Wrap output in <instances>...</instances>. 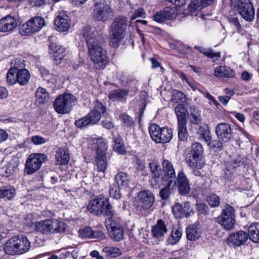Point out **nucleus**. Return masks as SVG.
<instances>
[{"label":"nucleus","instance_id":"1","mask_svg":"<svg viewBox=\"0 0 259 259\" xmlns=\"http://www.w3.org/2000/svg\"><path fill=\"white\" fill-rule=\"evenodd\" d=\"M81 34L85 40L94 67L97 69H104L109 62L108 58L106 51L100 45L96 28L86 26L83 28Z\"/></svg>","mask_w":259,"mask_h":259},{"label":"nucleus","instance_id":"2","mask_svg":"<svg viewBox=\"0 0 259 259\" xmlns=\"http://www.w3.org/2000/svg\"><path fill=\"white\" fill-rule=\"evenodd\" d=\"M67 227L64 222L55 219H47L34 224L35 230L44 235L63 233Z\"/></svg>","mask_w":259,"mask_h":259},{"label":"nucleus","instance_id":"3","mask_svg":"<svg viewBox=\"0 0 259 259\" xmlns=\"http://www.w3.org/2000/svg\"><path fill=\"white\" fill-rule=\"evenodd\" d=\"M127 22L128 20L126 17L121 16L115 18L111 23L109 35L112 46L113 47H117L118 43L124 38Z\"/></svg>","mask_w":259,"mask_h":259},{"label":"nucleus","instance_id":"4","mask_svg":"<svg viewBox=\"0 0 259 259\" xmlns=\"http://www.w3.org/2000/svg\"><path fill=\"white\" fill-rule=\"evenodd\" d=\"M106 113V108L100 102H96L94 109L87 116L75 121V124L79 128L93 125L101 119V115Z\"/></svg>","mask_w":259,"mask_h":259},{"label":"nucleus","instance_id":"5","mask_svg":"<svg viewBox=\"0 0 259 259\" xmlns=\"http://www.w3.org/2000/svg\"><path fill=\"white\" fill-rule=\"evenodd\" d=\"M149 132L152 139L157 143L169 142L173 136L171 129L160 127L158 125L153 123L149 127Z\"/></svg>","mask_w":259,"mask_h":259},{"label":"nucleus","instance_id":"6","mask_svg":"<svg viewBox=\"0 0 259 259\" xmlns=\"http://www.w3.org/2000/svg\"><path fill=\"white\" fill-rule=\"evenodd\" d=\"M114 13V10L109 5L97 3L94 5L92 14L95 20L106 23L113 18Z\"/></svg>","mask_w":259,"mask_h":259},{"label":"nucleus","instance_id":"7","mask_svg":"<svg viewBox=\"0 0 259 259\" xmlns=\"http://www.w3.org/2000/svg\"><path fill=\"white\" fill-rule=\"evenodd\" d=\"M47 160V156L42 153H33L27 159L24 173L27 175H32L39 170L43 163Z\"/></svg>","mask_w":259,"mask_h":259},{"label":"nucleus","instance_id":"8","mask_svg":"<svg viewBox=\"0 0 259 259\" xmlns=\"http://www.w3.org/2000/svg\"><path fill=\"white\" fill-rule=\"evenodd\" d=\"M75 100V97L71 94H65L60 95L54 101V109L59 114L68 113L70 111Z\"/></svg>","mask_w":259,"mask_h":259},{"label":"nucleus","instance_id":"9","mask_svg":"<svg viewBox=\"0 0 259 259\" xmlns=\"http://www.w3.org/2000/svg\"><path fill=\"white\" fill-rule=\"evenodd\" d=\"M45 25V21L41 17H35L22 25L20 32L22 35H29L39 31Z\"/></svg>","mask_w":259,"mask_h":259},{"label":"nucleus","instance_id":"10","mask_svg":"<svg viewBox=\"0 0 259 259\" xmlns=\"http://www.w3.org/2000/svg\"><path fill=\"white\" fill-rule=\"evenodd\" d=\"M154 197L151 192L148 190L139 192L135 198V205L139 210L149 209L154 204Z\"/></svg>","mask_w":259,"mask_h":259},{"label":"nucleus","instance_id":"11","mask_svg":"<svg viewBox=\"0 0 259 259\" xmlns=\"http://www.w3.org/2000/svg\"><path fill=\"white\" fill-rule=\"evenodd\" d=\"M97 144L98 148L96 150L97 170L99 171L104 172L107 166L106 154L105 153L107 149V146L106 143L103 141L102 139L98 140Z\"/></svg>","mask_w":259,"mask_h":259},{"label":"nucleus","instance_id":"12","mask_svg":"<svg viewBox=\"0 0 259 259\" xmlns=\"http://www.w3.org/2000/svg\"><path fill=\"white\" fill-rule=\"evenodd\" d=\"M105 226L108 231L109 236L115 241H120L124 236V230L115 221L110 219L105 221Z\"/></svg>","mask_w":259,"mask_h":259},{"label":"nucleus","instance_id":"13","mask_svg":"<svg viewBox=\"0 0 259 259\" xmlns=\"http://www.w3.org/2000/svg\"><path fill=\"white\" fill-rule=\"evenodd\" d=\"M71 23L70 18L66 11L61 10L56 13L54 24L58 30L62 32L67 31L70 28Z\"/></svg>","mask_w":259,"mask_h":259},{"label":"nucleus","instance_id":"14","mask_svg":"<svg viewBox=\"0 0 259 259\" xmlns=\"http://www.w3.org/2000/svg\"><path fill=\"white\" fill-rule=\"evenodd\" d=\"M178 12L175 7H166L156 12L153 16V20L157 22L162 23L166 20L175 19Z\"/></svg>","mask_w":259,"mask_h":259},{"label":"nucleus","instance_id":"15","mask_svg":"<svg viewBox=\"0 0 259 259\" xmlns=\"http://www.w3.org/2000/svg\"><path fill=\"white\" fill-rule=\"evenodd\" d=\"M149 167L151 172V184L152 187L157 188L160 187L163 182V177L162 175L161 168L157 162L149 163Z\"/></svg>","mask_w":259,"mask_h":259},{"label":"nucleus","instance_id":"16","mask_svg":"<svg viewBox=\"0 0 259 259\" xmlns=\"http://www.w3.org/2000/svg\"><path fill=\"white\" fill-rule=\"evenodd\" d=\"M232 125L223 122L219 124L215 127V133L220 140L228 142L233 138Z\"/></svg>","mask_w":259,"mask_h":259},{"label":"nucleus","instance_id":"17","mask_svg":"<svg viewBox=\"0 0 259 259\" xmlns=\"http://www.w3.org/2000/svg\"><path fill=\"white\" fill-rule=\"evenodd\" d=\"M249 238L247 233L239 231L232 233L227 239V243L230 246L236 247L245 243Z\"/></svg>","mask_w":259,"mask_h":259},{"label":"nucleus","instance_id":"18","mask_svg":"<svg viewBox=\"0 0 259 259\" xmlns=\"http://www.w3.org/2000/svg\"><path fill=\"white\" fill-rule=\"evenodd\" d=\"M18 25V21L10 15H7L0 20V32H9L12 31Z\"/></svg>","mask_w":259,"mask_h":259},{"label":"nucleus","instance_id":"19","mask_svg":"<svg viewBox=\"0 0 259 259\" xmlns=\"http://www.w3.org/2000/svg\"><path fill=\"white\" fill-rule=\"evenodd\" d=\"M190 202H185L183 203H176L172 209L176 218H182L190 214Z\"/></svg>","mask_w":259,"mask_h":259},{"label":"nucleus","instance_id":"20","mask_svg":"<svg viewBox=\"0 0 259 259\" xmlns=\"http://www.w3.org/2000/svg\"><path fill=\"white\" fill-rule=\"evenodd\" d=\"M106 200L100 198H95L92 200L88 206L89 211L98 216L102 214L103 207L105 205Z\"/></svg>","mask_w":259,"mask_h":259},{"label":"nucleus","instance_id":"21","mask_svg":"<svg viewBox=\"0 0 259 259\" xmlns=\"http://www.w3.org/2000/svg\"><path fill=\"white\" fill-rule=\"evenodd\" d=\"M177 181L179 191L181 194H186L189 192L191 188L189 181L183 171L179 172Z\"/></svg>","mask_w":259,"mask_h":259},{"label":"nucleus","instance_id":"22","mask_svg":"<svg viewBox=\"0 0 259 259\" xmlns=\"http://www.w3.org/2000/svg\"><path fill=\"white\" fill-rule=\"evenodd\" d=\"M238 9L240 15L245 20L250 22L254 19L255 11L252 4L247 6L240 5Z\"/></svg>","mask_w":259,"mask_h":259},{"label":"nucleus","instance_id":"23","mask_svg":"<svg viewBox=\"0 0 259 259\" xmlns=\"http://www.w3.org/2000/svg\"><path fill=\"white\" fill-rule=\"evenodd\" d=\"M15 238L20 254L24 253L29 250L31 247V244L26 236H15Z\"/></svg>","mask_w":259,"mask_h":259},{"label":"nucleus","instance_id":"24","mask_svg":"<svg viewBox=\"0 0 259 259\" xmlns=\"http://www.w3.org/2000/svg\"><path fill=\"white\" fill-rule=\"evenodd\" d=\"M50 53H52L56 63H60L65 56V49L54 42L50 45Z\"/></svg>","mask_w":259,"mask_h":259},{"label":"nucleus","instance_id":"25","mask_svg":"<svg viewBox=\"0 0 259 259\" xmlns=\"http://www.w3.org/2000/svg\"><path fill=\"white\" fill-rule=\"evenodd\" d=\"M202 158L188 154L186 157V162L191 168L202 169L205 165Z\"/></svg>","mask_w":259,"mask_h":259},{"label":"nucleus","instance_id":"26","mask_svg":"<svg viewBox=\"0 0 259 259\" xmlns=\"http://www.w3.org/2000/svg\"><path fill=\"white\" fill-rule=\"evenodd\" d=\"M167 228L165 223L161 220H158L156 224L152 229L153 236L157 239H160L167 232Z\"/></svg>","mask_w":259,"mask_h":259},{"label":"nucleus","instance_id":"27","mask_svg":"<svg viewBox=\"0 0 259 259\" xmlns=\"http://www.w3.org/2000/svg\"><path fill=\"white\" fill-rule=\"evenodd\" d=\"M162 171L164 175L163 179L164 177L167 178H174V180L176 178V173L174 166L171 162L167 159H163L162 161Z\"/></svg>","mask_w":259,"mask_h":259},{"label":"nucleus","instance_id":"28","mask_svg":"<svg viewBox=\"0 0 259 259\" xmlns=\"http://www.w3.org/2000/svg\"><path fill=\"white\" fill-rule=\"evenodd\" d=\"M4 251L8 254H20L15 236L11 238L6 242Z\"/></svg>","mask_w":259,"mask_h":259},{"label":"nucleus","instance_id":"29","mask_svg":"<svg viewBox=\"0 0 259 259\" xmlns=\"http://www.w3.org/2000/svg\"><path fill=\"white\" fill-rule=\"evenodd\" d=\"M55 159L57 164L66 165L69 161V155L66 150L59 148L56 151Z\"/></svg>","mask_w":259,"mask_h":259},{"label":"nucleus","instance_id":"30","mask_svg":"<svg viewBox=\"0 0 259 259\" xmlns=\"http://www.w3.org/2000/svg\"><path fill=\"white\" fill-rule=\"evenodd\" d=\"M235 71L230 67L219 66L215 69L214 75L216 77H233L235 76Z\"/></svg>","mask_w":259,"mask_h":259},{"label":"nucleus","instance_id":"31","mask_svg":"<svg viewBox=\"0 0 259 259\" xmlns=\"http://www.w3.org/2000/svg\"><path fill=\"white\" fill-rule=\"evenodd\" d=\"M36 102L39 104L47 103L49 101L50 97L48 92L43 88L39 87L35 92Z\"/></svg>","mask_w":259,"mask_h":259},{"label":"nucleus","instance_id":"32","mask_svg":"<svg viewBox=\"0 0 259 259\" xmlns=\"http://www.w3.org/2000/svg\"><path fill=\"white\" fill-rule=\"evenodd\" d=\"M115 184L121 187H128L130 184V177L125 173L119 172L115 177Z\"/></svg>","mask_w":259,"mask_h":259},{"label":"nucleus","instance_id":"33","mask_svg":"<svg viewBox=\"0 0 259 259\" xmlns=\"http://www.w3.org/2000/svg\"><path fill=\"white\" fill-rule=\"evenodd\" d=\"M190 121L193 124H199L202 120L200 112L195 106H192L190 110Z\"/></svg>","mask_w":259,"mask_h":259},{"label":"nucleus","instance_id":"34","mask_svg":"<svg viewBox=\"0 0 259 259\" xmlns=\"http://www.w3.org/2000/svg\"><path fill=\"white\" fill-rule=\"evenodd\" d=\"M30 73L26 69H21L17 72V82L21 85L26 84L30 79Z\"/></svg>","mask_w":259,"mask_h":259},{"label":"nucleus","instance_id":"35","mask_svg":"<svg viewBox=\"0 0 259 259\" xmlns=\"http://www.w3.org/2000/svg\"><path fill=\"white\" fill-rule=\"evenodd\" d=\"M18 164V161L16 159H11L7 165L4 167L6 176L8 177L17 172L18 170L17 167Z\"/></svg>","mask_w":259,"mask_h":259},{"label":"nucleus","instance_id":"36","mask_svg":"<svg viewBox=\"0 0 259 259\" xmlns=\"http://www.w3.org/2000/svg\"><path fill=\"white\" fill-rule=\"evenodd\" d=\"M175 186H176V181L175 180H172L171 179L168 181V184L166 186L161 189L160 191L159 195L162 199L165 200L169 197L171 193V187Z\"/></svg>","mask_w":259,"mask_h":259},{"label":"nucleus","instance_id":"37","mask_svg":"<svg viewBox=\"0 0 259 259\" xmlns=\"http://www.w3.org/2000/svg\"><path fill=\"white\" fill-rule=\"evenodd\" d=\"M258 223H252L248 227L249 238L252 242L259 243V231L257 229Z\"/></svg>","mask_w":259,"mask_h":259},{"label":"nucleus","instance_id":"38","mask_svg":"<svg viewBox=\"0 0 259 259\" xmlns=\"http://www.w3.org/2000/svg\"><path fill=\"white\" fill-rule=\"evenodd\" d=\"M128 92V91L125 90H115L110 92L109 95V98L113 101L121 100L127 95Z\"/></svg>","mask_w":259,"mask_h":259},{"label":"nucleus","instance_id":"39","mask_svg":"<svg viewBox=\"0 0 259 259\" xmlns=\"http://www.w3.org/2000/svg\"><path fill=\"white\" fill-rule=\"evenodd\" d=\"M15 193V189L13 187H0V198H6L10 200L14 197Z\"/></svg>","mask_w":259,"mask_h":259},{"label":"nucleus","instance_id":"40","mask_svg":"<svg viewBox=\"0 0 259 259\" xmlns=\"http://www.w3.org/2000/svg\"><path fill=\"white\" fill-rule=\"evenodd\" d=\"M195 48L199 51V52L203 54L206 56L209 57L211 59H214L213 62L218 61L221 58V54L220 52L213 53L211 49H204L200 47L195 46Z\"/></svg>","mask_w":259,"mask_h":259},{"label":"nucleus","instance_id":"41","mask_svg":"<svg viewBox=\"0 0 259 259\" xmlns=\"http://www.w3.org/2000/svg\"><path fill=\"white\" fill-rule=\"evenodd\" d=\"M187 110L183 105L179 104L175 107L178 122L187 121L186 119Z\"/></svg>","mask_w":259,"mask_h":259},{"label":"nucleus","instance_id":"42","mask_svg":"<svg viewBox=\"0 0 259 259\" xmlns=\"http://www.w3.org/2000/svg\"><path fill=\"white\" fill-rule=\"evenodd\" d=\"M178 123V137L180 140L186 141L188 137L187 121Z\"/></svg>","mask_w":259,"mask_h":259},{"label":"nucleus","instance_id":"43","mask_svg":"<svg viewBox=\"0 0 259 259\" xmlns=\"http://www.w3.org/2000/svg\"><path fill=\"white\" fill-rule=\"evenodd\" d=\"M186 234L187 239L190 241H195L198 239L200 233L198 229L194 226H189L186 229Z\"/></svg>","mask_w":259,"mask_h":259},{"label":"nucleus","instance_id":"44","mask_svg":"<svg viewBox=\"0 0 259 259\" xmlns=\"http://www.w3.org/2000/svg\"><path fill=\"white\" fill-rule=\"evenodd\" d=\"M102 251L106 256L110 257H117L121 254V251L115 247H105Z\"/></svg>","mask_w":259,"mask_h":259},{"label":"nucleus","instance_id":"45","mask_svg":"<svg viewBox=\"0 0 259 259\" xmlns=\"http://www.w3.org/2000/svg\"><path fill=\"white\" fill-rule=\"evenodd\" d=\"M124 85H127L131 88L134 93L138 90V81L133 76H127L122 81Z\"/></svg>","mask_w":259,"mask_h":259},{"label":"nucleus","instance_id":"46","mask_svg":"<svg viewBox=\"0 0 259 259\" xmlns=\"http://www.w3.org/2000/svg\"><path fill=\"white\" fill-rule=\"evenodd\" d=\"M219 223L226 230L232 229L235 224V219H230L229 218H225L220 217L218 218Z\"/></svg>","mask_w":259,"mask_h":259},{"label":"nucleus","instance_id":"47","mask_svg":"<svg viewBox=\"0 0 259 259\" xmlns=\"http://www.w3.org/2000/svg\"><path fill=\"white\" fill-rule=\"evenodd\" d=\"M102 214L107 217L105 221L109 219L111 220H113L112 218L114 215V211L108 201H105V205L102 208Z\"/></svg>","mask_w":259,"mask_h":259},{"label":"nucleus","instance_id":"48","mask_svg":"<svg viewBox=\"0 0 259 259\" xmlns=\"http://www.w3.org/2000/svg\"><path fill=\"white\" fill-rule=\"evenodd\" d=\"M221 217L229 218L230 219H235V209L230 205L226 204L223 209Z\"/></svg>","mask_w":259,"mask_h":259},{"label":"nucleus","instance_id":"49","mask_svg":"<svg viewBox=\"0 0 259 259\" xmlns=\"http://www.w3.org/2000/svg\"><path fill=\"white\" fill-rule=\"evenodd\" d=\"M203 149L202 145L199 143H194L192 145L191 150L189 154L202 157Z\"/></svg>","mask_w":259,"mask_h":259},{"label":"nucleus","instance_id":"50","mask_svg":"<svg viewBox=\"0 0 259 259\" xmlns=\"http://www.w3.org/2000/svg\"><path fill=\"white\" fill-rule=\"evenodd\" d=\"M182 233L178 229H174L172 230L171 235L168 238V241L171 244H176L181 238Z\"/></svg>","mask_w":259,"mask_h":259},{"label":"nucleus","instance_id":"51","mask_svg":"<svg viewBox=\"0 0 259 259\" xmlns=\"http://www.w3.org/2000/svg\"><path fill=\"white\" fill-rule=\"evenodd\" d=\"M171 94V100L175 103L181 102L185 100L186 96L182 92L174 90Z\"/></svg>","mask_w":259,"mask_h":259},{"label":"nucleus","instance_id":"52","mask_svg":"<svg viewBox=\"0 0 259 259\" xmlns=\"http://www.w3.org/2000/svg\"><path fill=\"white\" fill-rule=\"evenodd\" d=\"M17 72L15 68H10L7 75V79L8 83L13 84L17 82Z\"/></svg>","mask_w":259,"mask_h":259},{"label":"nucleus","instance_id":"53","mask_svg":"<svg viewBox=\"0 0 259 259\" xmlns=\"http://www.w3.org/2000/svg\"><path fill=\"white\" fill-rule=\"evenodd\" d=\"M120 187L115 184H113L109 189V195L110 197L115 199L120 198L121 193L120 192Z\"/></svg>","mask_w":259,"mask_h":259},{"label":"nucleus","instance_id":"54","mask_svg":"<svg viewBox=\"0 0 259 259\" xmlns=\"http://www.w3.org/2000/svg\"><path fill=\"white\" fill-rule=\"evenodd\" d=\"M207 201L211 207H217L220 203V197L214 194H210L207 198Z\"/></svg>","mask_w":259,"mask_h":259},{"label":"nucleus","instance_id":"55","mask_svg":"<svg viewBox=\"0 0 259 259\" xmlns=\"http://www.w3.org/2000/svg\"><path fill=\"white\" fill-rule=\"evenodd\" d=\"M198 132L200 133L201 137L206 142H209L210 141L211 136H210V132L207 128L202 126H200L199 127Z\"/></svg>","mask_w":259,"mask_h":259},{"label":"nucleus","instance_id":"56","mask_svg":"<svg viewBox=\"0 0 259 259\" xmlns=\"http://www.w3.org/2000/svg\"><path fill=\"white\" fill-rule=\"evenodd\" d=\"M209 145L211 148L213 149L215 152H219L222 150L223 147V143L219 140H213L209 142Z\"/></svg>","mask_w":259,"mask_h":259},{"label":"nucleus","instance_id":"57","mask_svg":"<svg viewBox=\"0 0 259 259\" xmlns=\"http://www.w3.org/2000/svg\"><path fill=\"white\" fill-rule=\"evenodd\" d=\"M120 119L126 126H130L134 123L133 118L125 113L121 114Z\"/></svg>","mask_w":259,"mask_h":259},{"label":"nucleus","instance_id":"58","mask_svg":"<svg viewBox=\"0 0 259 259\" xmlns=\"http://www.w3.org/2000/svg\"><path fill=\"white\" fill-rule=\"evenodd\" d=\"M31 141L35 145H42L46 143L48 140L41 136H34L31 138Z\"/></svg>","mask_w":259,"mask_h":259},{"label":"nucleus","instance_id":"59","mask_svg":"<svg viewBox=\"0 0 259 259\" xmlns=\"http://www.w3.org/2000/svg\"><path fill=\"white\" fill-rule=\"evenodd\" d=\"M145 15L146 13L144 9L142 8H139L135 11L131 19L132 20H133L139 17H145Z\"/></svg>","mask_w":259,"mask_h":259},{"label":"nucleus","instance_id":"60","mask_svg":"<svg viewBox=\"0 0 259 259\" xmlns=\"http://www.w3.org/2000/svg\"><path fill=\"white\" fill-rule=\"evenodd\" d=\"M92 233L93 230L90 227H85L80 230V235L85 238H91Z\"/></svg>","mask_w":259,"mask_h":259},{"label":"nucleus","instance_id":"61","mask_svg":"<svg viewBox=\"0 0 259 259\" xmlns=\"http://www.w3.org/2000/svg\"><path fill=\"white\" fill-rule=\"evenodd\" d=\"M23 61V60H21V59L16 58L13 62L14 66L12 68H15V71H19L24 67Z\"/></svg>","mask_w":259,"mask_h":259},{"label":"nucleus","instance_id":"62","mask_svg":"<svg viewBox=\"0 0 259 259\" xmlns=\"http://www.w3.org/2000/svg\"><path fill=\"white\" fill-rule=\"evenodd\" d=\"M201 9L197 0L193 1L188 6V10L190 12H192L195 10Z\"/></svg>","mask_w":259,"mask_h":259},{"label":"nucleus","instance_id":"63","mask_svg":"<svg viewBox=\"0 0 259 259\" xmlns=\"http://www.w3.org/2000/svg\"><path fill=\"white\" fill-rule=\"evenodd\" d=\"M105 238V234L101 230H93L91 238L103 239Z\"/></svg>","mask_w":259,"mask_h":259},{"label":"nucleus","instance_id":"64","mask_svg":"<svg viewBox=\"0 0 259 259\" xmlns=\"http://www.w3.org/2000/svg\"><path fill=\"white\" fill-rule=\"evenodd\" d=\"M196 209L201 213L206 214L208 211V207L203 203H199L196 205Z\"/></svg>","mask_w":259,"mask_h":259}]
</instances>
